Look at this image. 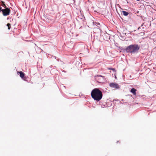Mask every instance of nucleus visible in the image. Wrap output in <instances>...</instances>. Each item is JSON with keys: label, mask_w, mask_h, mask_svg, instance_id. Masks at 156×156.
Here are the masks:
<instances>
[{"label": "nucleus", "mask_w": 156, "mask_h": 156, "mask_svg": "<svg viewBox=\"0 0 156 156\" xmlns=\"http://www.w3.org/2000/svg\"><path fill=\"white\" fill-rule=\"evenodd\" d=\"M91 95L92 98L97 101H99L103 97L102 92L97 88H94L92 90Z\"/></svg>", "instance_id": "1"}, {"label": "nucleus", "mask_w": 156, "mask_h": 156, "mask_svg": "<svg viewBox=\"0 0 156 156\" xmlns=\"http://www.w3.org/2000/svg\"><path fill=\"white\" fill-rule=\"evenodd\" d=\"M139 49V47L137 45H131L128 46L126 49L127 52L130 53H134L138 51Z\"/></svg>", "instance_id": "2"}, {"label": "nucleus", "mask_w": 156, "mask_h": 156, "mask_svg": "<svg viewBox=\"0 0 156 156\" xmlns=\"http://www.w3.org/2000/svg\"><path fill=\"white\" fill-rule=\"evenodd\" d=\"M2 12L4 16H7L9 14L10 9L8 8H6L5 9H2Z\"/></svg>", "instance_id": "3"}, {"label": "nucleus", "mask_w": 156, "mask_h": 156, "mask_svg": "<svg viewBox=\"0 0 156 156\" xmlns=\"http://www.w3.org/2000/svg\"><path fill=\"white\" fill-rule=\"evenodd\" d=\"M109 86L115 90L119 89L120 88V86L117 83H111L109 84Z\"/></svg>", "instance_id": "4"}, {"label": "nucleus", "mask_w": 156, "mask_h": 156, "mask_svg": "<svg viewBox=\"0 0 156 156\" xmlns=\"http://www.w3.org/2000/svg\"><path fill=\"white\" fill-rule=\"evenodd\" d=\"M18 74H20V77L24 80L26 81L27 77L25 76V74L22 71L17 72Z\"/></svg>", "instance_id": "5"}, {"label": "nucleus", "mask_w": 156, "mask_h": 156, "mask_svg": "<svg viewBox=\"0 0 156 156\" xmlns=\"http://www.w3.org/2000/svg\"><path fill=\"white\" fill-rule=\"evenodd\" d=\"M136 89L134 88H132L130 90V92L133 94L134 95H136Z\"/></svg>", "instance_id": "6"}, {"label": "nucleus", "mask_w": 156, "mask_h": 156, "mask_svg": "<svg viewBox=\"0 0 156 156\" xmlns=\"http://www.w3.org/2000/svg\"><path fill=\"white\" fill-rule=\"evenodd\" d=\"M122 14L125 16H127L129 14L128 12L124 11H122Z\"/></svg>", "instance_id": "7"}, {"label": "nucleus", "mask_w": 156, "mask_h": 156, "mask_svg": "<svg viewBox=\"0 0 156 156\" xmlns=\"http://www.w3.org/2000/svg\"><path fill=\"white\" fill-rule=\"evenodd\" d=\"M2 4L1 5L3 7L5 8H7L6 7V6L5 5L4 3V2L2 1Z\"/></svg>", "instance_id": "8"}, {"label": "nucleus", "mask_w": 156, "mask_h": 156, "mask_svg": "<svg viewBox=\"0 0 156 156\" xmlns=\"http://www.w3.org/2000/svg\"><path fill=\"white\" fill-rule=\"evenodd\" d=\"M7 26L8 27V29L9 30H10V28L11 27V24L9 23H8L7 24Z\"/></svg>", "instance_id": "9"}, {"label": "nucleus", "mask_w": 156, "mask_h": 156, "mask_svg": "<svg viewBox=\"0 0 156 156\" xmlns=\"http://www.w3.org/2000/svg\"><path fill=\"white\" fill-rule=\"evenodd\" d=\"M98 76H101V77H102L103 78H104V77H104V76H100V75H99V76L98 75V76H97V78H96V79H97L98 80H99V78H98Z\"/></svg>", "instance_id": "10"}, {"label": "nucleus", "mask_w": 156, "mask_h": 156, "mask_svg": "<svg viewBox=\"0 0 156 156\" xmlns=\"http://www.w3.org/2000/svg\"><path fill=\"white\" fill-rule=\"evenodd\" d=\"M108 69L112 70L113 71H115V69L112 68H109Z\"/></svg>", "instance_id": "11"}, {"label": "nucleus", "mask_w": 156, "mask_h": 156, "mask_svg": "<svg viewBox=\"0 0 156 156\" xmlns=\"http://www.w3.org/2000/svg\"><path fill=\"white\" fill-rule=\"evenodd\" d=\"M2 7H1L0 6V12H1V11H2Z\"/></svg>", "instance_id": "12"}, {"label": "nucleus", "mask_w": 156, "mask_h": 156, "mask_svg": "<svg viewBox=\"0 0 156 156\" xmlns=\"http://www.w3.org/2000/svg\"><path fill=\"white\" fill-rule=\"evenodd\" d=\"M140 28V27H139L138 28V30H139Z\"/></svg>", "instance_id": "13"}, {"label": "nucleus", "mask_w": 156, "mask_h": 156, "mask_svg": "<svg viewBox=\"0 0 156 156\" xmlns=\"http://www.w3.org/2000/svg\"><path fill=\"white\" fill-rule=\"evenodd\" d=\"M98 82H100V83H101V81H98Z\"/></svg>", "instance_id": "14"}]
</instances>
